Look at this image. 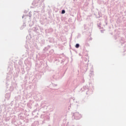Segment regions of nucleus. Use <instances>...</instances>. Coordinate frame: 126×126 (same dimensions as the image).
I'll list each match as a JSON object with an SVG mask.
<instances>
[{"mask_svg": "<svg viewBox=\"0 0 126 126\" xmlns=\"http://www.w3.org/2000/svg\"><path fill=\"white\" fill-rule=\"evenodd\" d=\"M74 116L77 120H79L81 118V115L79 114L78 112H76L74 114Z\"/></svg>", "mask_w": 126, "mask_h": 126, "instance_id": "1", "label": "nucleus"}, {"mask_svg": "<svg viewBox=\"0 0 126 126\" xmlns=\"http://www.w3.org/2000/svg\"><path fill=\"white\" fill-rule=\"evenodd\" d=\"M75 48H79V44H76L75 45Z\"/></svg>", "mask_w": 126, "mask_h": 126, "instance_id": "2", "label": "nucleus"}, {"mask_svg": "<svg viewBox=\"0 0 126 126\" xmlns=\"http://www.w3.org/2000/svg\"><path fill=\"white\" fill-rule=\"evenodd\" d=\"M62 14H63V10L62 11Z\"/></svg>", "mask_w": 126, "mask_h": 126, "instance_id": "3", "label": "nucleus"}, {"mask_svg": "<svg viewBox=\"0 0 126 126\" xmlns=\"http://www.w3.org/2000/svg\"><path fill=\"white\" fill-rule=\"evenodd\" d=\"M63 13H65V11L63 10Z\"/></svg>", "mask_w": 126, "mask_h": 126, "instance_id": "4", "label": "nucleus"}]
</instances>
